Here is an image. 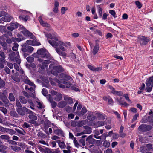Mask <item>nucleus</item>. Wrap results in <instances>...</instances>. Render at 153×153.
Returning <instances> with one entry per match:
<instances>
[{
  "label": "nucleus",
  "mask_w": 153,
  "mask_h": 153,
  "mask_svg": "<svg viewBox=\"0 0 153 153\" xmlns=\"http://www.w3.org/2000/svg\"><path fill=\"white\" fill-rule=\"evenodd\" d=\"M29 113V115L28 117L30 119H33L35 120H36L37 119V117L35 113L30 111V112Z\"/></svg>",
  "instance_id": "nucleus-22"
},
{
  "label": "nucleus",
  "mask_w": 153,
  "mask_h": 153,
  "mask_svg": "<svg viewBox=\"0 0 153 153\" xmlns=\"http://www.w3.org/2000/svg\"><path fill=\"white\" fill-rule=\"evenodd\" d=\"M67 103L65 101H61L58 105V106L60 108H63L66 105Z\"/></svg>",
  "instance_id": "nucleus-35"
},
{
  "label": "nucleus",
  "mask_w": 153,
  "mask_h": 153,
  "mask_svg": "<svg viewBox=\"0 0 153 153\" xmlns=\"http://www.w3.org/2000/svg\"><path fill=\"white\" fill-rule=\"evenodd\" d=\"M108 103L110 104H111L113 103V101L112 99L111 98V97L108 96Z\"/></svg>",
  "instance_id": "nucleus-64"
},
{
  "label": "nucleus",
  "mask_w": 153,
  "mask_h": 153,
  "mask_svg": "<svg viewBox=\"0 0 153 153\" xmlns=\"http://www.w3.org/2000/svg\"><path fill=\"white\" fill-rule=\"evenodd\" d=\"M15 53L14 52H13L11 54L9 55V57L11 60H14V56Z\"/></svg>",
  "instance_id": "nucleus-46"
},
{
  "label": "nucleus",
  "mask_w": 153,
  "mask_h": 153,
  "mask_svg": "<svg viewBox=\"0 0 153 153\" xmlns=\"http://www.w3.org/2000/svg\"><path fill=\"white\" fill-rule=\"evenodd\" d=\"M116 100L118 103L121 105H124L125 106L128 105L125 102H122L121 101V98L120 99H116Z\"/></svg>",
  "instance_id": "nucleus-36"
},
{
  "label": "nucleus",
  "mask_w": 153,
  "mask_h": 153,
  "mask_svg": "<svg viewBox=\"0 0 153 153\" xmlns=\"http://www.w3.org/2000/svg\"><path fill=\"white\" fill-rule=\"evenodd\" d=\"M97 10L99 16L101 17L102 16L103 9L101 7V5H99L97 6Z\"/></svg>",
  "instance_id": "nucleus-25"
},
{
  "label": "nucleus",
  "mask_w": 153,
  "mask_h": 153,
  "mask_svg": "<svg viewBox=\"0 0 153 153\" xmlns=\"http://www.w3.org/2000/svg\"><path fill=\"white\" fill-rule=\"evenodd\" d=\"M38 20L41 25L43 27H50V25L43 20L42 16H40L39 17Z\"/></svg>",
  "instance_id": "nucleus-16"
},
{
  "label": "nucleus",
  "mask_w": 153,
  "mask_h": 153,
  "mask_svg": "<svg viewBox=\"0 0 153 153\" xmlns=\"http://www.w3.org/2000/svg\"><path fill=\"white\" fill-rule=\"evenodd\" d=\"M19 12L21 14L19 17V18L21 20H23L25 22L27 21L29 18V17L27 15H23L22 14V13L24 14H26L30 13V12L28 11L22 10H20L19 11Z\"/></svg>",
  "instance_id": "nucleus-7"
},
{
  "label": "nucleus",
  "mask_w": 153,
  "mask_h": 153,
  "mask_svg": "<svg viewBox=\"0 0 153 153\" xmlns=\"http://www.w3.org/2000/svg\"><path fill=\"white\" fill-rule=\"evenodd\" d=\"M88 119L90 120H93L95 118V117L93 115H88L87 117Z\"/></svg>",
  "instance_id": "nucleus-56"
},
{
  "label": "nucleus",
  "mask_w": 153,
  "mask_h": 153,
  "mask_svg": "<svg viewBox=\"0 0 153 153\" xmlns=\"http://www.w3.org/2000/svg\"><path fill=\"white\" fill-rule=\"evenodd\" d=\"M36 102L37 103V107L39 108H43V106L41 102L36 101Z\"/></svg>",
  "instance_id": "nucleus-52"
},
{
  "label": "nucleus",
  "mask_w": 153,
  "mask_h": 153,
  "mask_svg": "<svg viewBox=\"0 0 153 153\" xmlns=\"http://www.w3.org/2000/svg\"><path fill=\"white\" fill-rule=\"evenodd\" d=\"M64 99L65 101L67 102L69 104H71L73 102L72 99L70 97L65 96L64 97Z\"/></svg>",
  "instance_id": "nucleus-34"
},
{
  "label": "nucleus",
  "mask_w": 153,
  "mask_h": 153,
  "mask_svg": "<svg viewBox=\"0 0 153 153\" xmlns=\"http://www.w3.org/2000/svg\"><path fill=\"white\" fill-rule=\"evenodd\" d=\"M87 143L90 144H92L95 142V140L92 138V136H89L86 139Z\"/></svg>",
  "instance_id": "nucleus-21"
},
{
  "label": "nucleus",
  "mask_w": 153,
  "mask_h": 153,
  "mask_svg": "<svg viewBox=\"0 0 153 153\" xmlns=\"http://www.w3.org/2000/svg\"><path fill=\"white\" fill-rule=\"evenodd\" d=\"M109 13L114 18L117 17L116 13L113 10H109Z\"/></svg>",
  "instance_id": "nucleus-44"
},
{
  "label": "nucleus",
  "mask_w": 153,
  "mask_h": 153,
  "mask_svg": "<svg viewBox=\"0 0 153 153\" xmlns=\"http://www.w3.org/2000/svg\"><path fill=\"white\" fill-rule=\"evenodd\" d=\"M17 36L18 37L17 38H15L12 37L11 39H8L6 40L7 42L8 43L10 44L12 42L16 41L19 42L25 39V38L19 34L17 35Z\"/></svg>",
  "instance_id": "nucleus-6"
},
{
  "label": "nucleus",
  "mask_w": 153,
  "mask_h": 153,
  "mask_svg": "<svg viewBox=\"0 0 153 153\" xmlns=\"http://www.w3.org/2000/svg\"><path fill=\"white\" fill-rule=\"evenodd\" d=\"M42 94L45 96H47L48 94V92L46 89L44 88L42 89Z\"/></svg>",
  "instance_id": "nucleus-57"
},
{
  "label": "nucleus",
  "mask_w": 153,
  "mask_h": 153,
  "mask_svg": "<svg viewBox=\"0 0 153 153\" xmlns=\"http://www.w3.org/2000/svg\"><path fill=\"white\" fill-rule=\"evenodd\" d=\"M12 17L10 16H4L1 18V20L5 22H9Z\"/></svg>",
  "instance_id": "nucleus-24"
},
{
  "label": "nucleus",
  "mask_w": 153,
  "mask_h": 153,
  "mask_svg": "<svg viewBox=\"0 0 153 153\" xmlns=\"http://www.w3.org/2000/svg\"><path fill=\"white\" fill-rule=\"evenodd\" d=\"M37 53L39 57L42 58L47 57L49 54L48 51L44 48L38 50Z\"/></svg>",
  "instance_id": "nucleus-9"
},
{
  "label": "nucleus",
  "mask_w": 153,
  "mask_h": 153,
  "mask_svg": "<svg viewBox=\"0 0 153 153\" xmlns=\"http://www.w3.org/2000/svg\"><path fill=\"white\" fill-rule=\"evenodd\" d=\"M55 81L58 83L59 87L62 88H69L71 85V84L69 82H66L62 79H61L60 81L58 80H55Z\"/></svg>",
  "instance_id": "nucleus-5"
},
{
  "label": "nucleus",
  "mask_w": 153,
  "mask_h": 153,
  "mask_svg": "<svg viewBox=\"0 0 153 153\" xmlns=\"http://www.w3.org/2000/svg\"><path fill=\"white\" fill-rule=\"evenodd\" d=\"M68 10V8L64 7H62L61 9V11L62 14H64L65 13V12Z\"/></svg>",
  "instance_id": "nucleus-41"
},
{
  "label": "nucleus",
  "mask_w": 153,
  "mask_h": 153,
  "mask_svg": "<svg viewBox=\"0 0 153 153\" xmlns=\"http://www.w3.org/2000/svg\"><path fill=\"white\" fill-rule=\"evenodd\" d=\"M17 111L20 115H24L25 114V112L29 113L30 111V110L24 107L22 108H18L17 109Z\"/></svg>",
  "instance_id": "nucleus-11"
},
{
  "label": "nucleus",
  "mask_w": 153,
  "mask_h": 153,
  "mask_svg": "<svg viewBox=\"0 0 153 153\" xmlns=\"http://www.w3.org/2000/svg\"><path fill=\"white\" fill-rule=\"evenodd\" d=\"M56 51L57 53L60 55L64 57L66 56V54L64 52H63L61 51L58 48H56Z\"/></svg>",
  "instance_id": "nucleus-27"
},
{
  "label": "nucleus",
  "mask_w": 153,
  "mask_h": 153,
  "mask_svg": "<svg viewBox=\"0 0 153 153\" xmlns=\"http://www.w3.org/2000/svg\"><path fill=\"white\" fill-rule=\"evenodd\" d=\"M59 145V147L61 149H64L66 147V145L64 142L63 141H61L60 140L56 141Z\"/></svg>",
  "instance_id": "nucleus-23"
},
{
  "label": "nucleus",
  "mask_w": 153,
  "mask_h": 153,
  "mask_svg": "<svg viewBox=\"0 0 153 153\" xmlns=\"http://www.w3.org/2000/svg\"><path fill=\"white\" fill-rule=\"evenodd\" d=\"M5 82L1 79L0 78V87H3L5 85Z\"/></svg>",
  "instance_id": "nucleus-63"
},
{
  "label": "nucleus",
  "mask_w": 153,
  "mask_h": 153,
  "mask_svg": "<svg viewBox=\"0 0 153 153\" xmlns=\"http://www.w3.org/2000/svg\"><path fill=\"white\" fill-rule=\"evenodd\" d=\"M16 53L17 55V57H15L14 60L16 61V62L18 64H19L21 62V61L19 59V52H16Z\"/></svg>",
  "instance_id": "nucleus-39"
},
{
  "label": "nucleus",
  "mask_w": 153,
  "mask_h": 153,
  "mask_svg": "<svg viewBox=\"0 0 153 153\" xmlns=\"http://www.w3.org/2000/svg\"><path fill=\"white\" fill-rule=\"evenodd\" d=\"M19 25L17 22L11 23L9 24L7 28L8 30L12 31L14 29L17 28Z\"/></svg>",
  "instance_id": "nucleus-15"
},
{
  "label": "nucleus",
  "mask_w": 153,
  "mask_h": 153,
  "mask_svg": "<svg viewBox=\"0 0 153 153\" xmlns=\"http://www.w3.org/2000/svg\"><path fill=\"white\" fill-rule=\"evenodd\" d=\"M102 69V67H94V71H99L101 70Z\"/></svg>",
  "instance_id": "nucleus-58"
},
{
  "label": "nucleus",
  "mask_w": 153,
  "mask_h": 153,
  "mask_svg": "<svg viewBox=\"0 0 153 153\" xmlns=\"http://www.w3.org/2000/svg\"><path fill=\"white\" fill-rule=\"evenodd\" d=\"M135 4L138 9H140L141 8L142 5L139 1H135Z\"/></svg>",
  "instance_id": "nucleus-45"
},
{
  "label": "nucleus",
  "mask_w": 153,
  "mask_h": 153,
  "mask_svg": "<svg viewBox=\"0 0 153 153\" xmlns=\"http://www.w3.org/2000/svg\"><path fill=\"white\" fill-rule=\"evenodd\" d=\"M99 46L98 45L96 44L95 46L92 51L93 53L95 55L96 54L99 50Z\"/></svg>",
  "instance_id": "nucleus-28"
},
{
  "label": "nucleus",
  "mask_w": 153,
  "mask_h": 153,
  "mask_svg": "<svg viewBox=\"0 0 153 153\" xmlns=\"http://www.w3.org/2000/svg\"><path fill=\"white\" fill-rule=\"evenodd\" d=\"M97 115L100 119H104V116L103 114H102L100 113H97Z\"/></svg>",
  "instance_id": "nucleus-53"
},
{
  "label": "nucleus",
  "mask_w": 153,
  "mask_h": 153,
  "mask_svg": "<svg viewBox=\"0 0 153 153\" xmlns=\"http://www.w3.org/2000/svg\"><path fill=\"white\" fill-rule=\"evenodd\" d=\"M60 151L59 148H58L55 150H50L49 153H60Z\"/></svg>",
  "instance_id": "nucleus-40"
},
{
  "label": "nucleus",
  "mask_w": 153,
  "mask_h": 153,
  "mask_svg": "<svg viewBox=\"0 0 153 153\" xmlns=\"http://www.w3.org/2000/svg\"><path fill=\"white\" fill-rule=\"evenodd\" d=\"M36 120L33 119H30L29 120V122L31 124H33L35 126H37L38 124L36 123Z\"/></svg>",
  "instance_id": "nucleus-50"
},
{
  "label": "nucleus",
  "mask_w": 153,
  "mask_h": 153,
  "mask_svg": "<svg viewBox=\"0 0 153 153\" xmlns=\"http://www.w3.org/2000/svg\"><path fill=\"white\" fill-rule=\"evenodd\" d=\"M139 114L138 113H137L134 115L132 120V122L133 123V122L137 120V117H139Z\"/></svg>",
  "instance_id": "nucleus-49"
},
{
  "label": "nucleus",
  "mask_w": 153,
  "mask_h": 153,
  "mask_svg": "<svg viewBox=\"0 0 153 153\" xmlns=\"http://www.w3.org/2000/svg\"><path fill=\"white\" fill-rule=\"evenodd\" d=\"M146 90L147 92H149L151 91L152 87L153 86V76L150 78L146 80Z\"/></svg>",
  "instance_id": "nucleus-8"
},
{
  "label": "nucleus",
  "mask_w": 153,
  "mask_h": 153,
  "mask_svg": "<svg viewBox=\"0 0 153 153\" xmlns=\"http://www.w3.org/2000/svg\"><path fill=\"white\" fill-rule=\"evenodd\" d=\"M10 148L11 149L16 152L18 151L20 149V148L17 147L16 146H11Z\"/></svg>",
  "instance_id": "nucleus-51"
},
{
  "label": "nucleus",
  "mask_w": 153,
  "mask_h": 153,
  "mask_svg": "<svg viewBox=\"0 0 153 153\" xmlns=\"http://www.w3.org/2000/svg\"><path fill=\"white\" fill-rule=\"evenodd\" d=\"M27 60L29 62H31L34 61V58L33 57L29 56L26 58Z\"/></svg>",
  "instance_id": "nucleus-55"
},
{
  "label": "nucleus",
  "mask_w": 153,
  "mask_h": 153,
  "mask_svg": "<svg viewBox=\"0 0 153 153\" xmlns=\"http://www.w3.org/2000/svg\"><path fill=\"white\" fill-rule=\"evenodd\" d=\"M45 35L48 39H51L48 40V42L53 47L59 45L60 50L65 52L70 49L71 46L70 43L68 42H63L56 33L54 32L52 34L45 33Z\"/></svg>",
  "instance_id": "nucleus-1"
},
{
  "label": "nucleus",
  "mask_w": 153,
  "mask_h": 153,
  "mask_svg": "<svg viewBox=\"0 0 153 153\" xmlns=\"http://www.w3.org/2000/svg\"><path fill=\"white\" fill-rule=\"evenodd\" d=\"M19 28V31L20 33H22L25 36L29 37L31 39L35 38V36L27 30L23 26H20Z\"/></svg>",
  "instance_id": "nucleus-4"
},
{
  "label": "nucleus",
  "mask_w": 153,
  "mask_h": 153,
  "mask_svg": "<svg viewBox=\"0 0 153 153\" xmlns=\"http://www.w3.org/2000/svg\"><path fill=\"white\" fill-rule=\"evenodd\" d=\"M52 127L55 134L58 135H61L62 134V131L53 124H52Z\"/></svg>",
  "instance_id": "nucleus-14"
},
{
  "label": "nucleus",
  "mask_w": 153,
  "mask_h": 153,
  "mask_svg": "<svg viewBox=\"0 0 153 153\" xmlns=\"http://www.w3.org/2000/svg\"><path fill=\"white\" fill-rule=\"evenodd\" d=\"M25 43L27 45L32 46H38L40 45V43L35 39L31 40H28Z\"/></svg>",
  "instance_id": "nucleus-13"
},
{
  "label": "nucleus",
  "mask_w": 153,
  "mask_h": 153,
  "mask_svg": "<svg viewBox=\"0 0 153 153\" xmlns=\"http://www.w3.org/2000/svg\"><path fill=\"white\" fill-rule=\"evenodd\" d=\"M104 122L102 121H98L96 123V127H97L99 126H103L104 125Z\"/></svg>",
  "instance_id": "nucleus-47"
},
{
  "label": "nucleus",
  "mask_w": 153,
  "mask_h": 153,
  "mask_svg": "<svg viewBox=\"0 0 153 153\" xmlns=\"http://www.w3.org/2000/svg\"><path fill=\"white\" fill-rule=\"evenodd\" d=\"M56 141H52L50 142V144H51V146L52 147H56Z\"/></svg>",
  "instance_id": "nucleus-59"
},
{
  "label": "nucleus",
  "mask_w": 153,
  "mask_h": 153,
  "mask_svg": "<svg viewBox=\"0 0 153 153\" xmlns=\"http://www.w3.org/2000/svg\"><path fill=\"white\" fill-rule=\"evenodd\" d=\"M27 47L28 45H27V43H24L22 45L21 50L22 52L25 53H27Z\"/></svg>",
  "instance_id": "nucleus-26"
},
{
  "label": "nucleus",
  "mask_w": 153,
  "mask_h": 153,
  "mask_svg": "<svg viewBox=\"0 0 153 153\" xmlns=\"http://www.w3.org/2000/svg\"><path fill=\"white\" fill-rule=\"evenodd\" d=\"M129 111H131L133 113H136L137 111V109L136 108H131L130 109Z\"/></svg>",
  "instance_id": "nucleus-61"
},
{
  "label": "nucleus",
  "mask_w": 153,
  "mask_h": 153,
  "mask_svg": "<svg viewBox=\"0 0 153 153\" xmlns=\"http://www.w3.org/2000/svg\"><path fill=\"white\" fill-rule=\"evenodd\" d=\"M8 98L10 101H13L15 100V98L12 93L9 94Z\"/></svg>",
  "instance_id": "nucleus-37"
},
{
  "label": "nucleus",
  "mask_w": 153,
  "mask_h": 153,
  "mask_svg": "<svg viewBox=\"0 0 153 153\" xmlns=\"http://www.w3.org/2000/svg\"><path fill=\"white\" fill-rule=\"evenodd\" d=\"M151 128L150 126L143 124L140 126L139 127L138 129L141 131H146L150 130Z\"/></svg>",
  "instance_id": "nucleus-12"
},
{
  "label": "nucleus",
  "mask_w": 153,
  "mask_h": 153,
  "mask_svg": "<svg viewBox=\"0 0 153 153\" xmlns=\"http://www.w3.org/2000/svg\"><path fill=\"white\" fill-rule=\"evenodd\" d=\"M87 111L86 108L83 107L82 108L81 111L78 113L77 114L79 116H82L87 112Z\"/></svg>",
  "instance_id": "nucleus-29"
},
{
  "label": "nucleus",
  "mask_w": 153,
  "mask_h": 153,
  "mask_svg": "<svg viewBox=\"0 0 153 153\" xmlns=\"http://www.w3.org/2000/svg\"><path fill=\"white\" fill-rule=\"evenodd\" d=\"M149 38L142 36L138 37L137 41L140 42L142 45H146L150 41Z\"/></svg>",
  "instance_id": "nucleus-10"
},
{
  "label": "nucleus",
  "mask_w": 153,
  "mask_h": 153,
  "mask_svg": "<svg viewBox=\"0 0 153 153\" xmlns=\"http://www.w3.org/2000/svg\"><path fill=\"white\" fill-rule=\"evenodd\" d=\"M19 100L23 104H26L27 102V100L25 97L22 96H20L19 97Z\"/></svg>",
  "instance_id": "nucleus-31"
},
{
  "label": "nucleus",
  "mask_w": 153,
  "mask_h": 153,
  "mask_svg": "<svg viewBox=\"0 0 153 153\" xmlns=\"http://www.w3.org/2000/svg\"><path fill=\"white\" fill-rule=\"evenodd\" d=\"M5 132H7L10 134L11 135L14 134L16 133L15 131L14 130L7 128H6Z\"/></svg>",
  "instance_id": "nucleus-30"
},
{
  "label": "nucleus",
  "mask_w": 153,
  "mask_h": 153,
  "mask_svg": "<svg viewBox=\"0 0 153 153\" xmlns=\"http://www.w3.org/2000/svg\"><path fill=\"white\" fill-rule=\"evenodd\" d=\"M49 68L51 73L55 75H57L58 73L64 70L60 65L56 66L53 64L50 65Z\"/></svg>",
  "instance_id": "nucleus-3"
},
{
  "label": "nucleus",
  "mask_w": 153,
  "mask_h": 153,
  "mask_svg": "<svg viewBox=\"0 0 153 153\" xmlns=\"http://www.w3.org/2000/svg\"><path fill=\"white\" fill-rule=\"evenodd\" d=\"M53 97L50 95H48L47 97V99L51 103L52 107L54 108L56 106L57 104L55 102L53 101Z\"/></svg>",
  "instance_id": "nucleus-18"
},
{
  "label": "nucleus",
  "mask_w": 153,
  "mask_h": 153,
  "mask_svg": "<svg viewBox=\"0 0 153 153\" xmlns=\"http://www.w3.org/2000/svg\"><path fill=\"white\" fill-rule=\"evenodd\" d=\"M86 136L85 135H83L82 137V138L80 139L79 140V142L81 143L82 144V145L83 146H85V140L83 138L85 137Z\"/></svg>",
  "instance_id": "nucleus-38"
},
{
  "label": "nucleus",
  "mask_w": 153,
  "mask_h": 153,
  "mask_svg": "<svg viewBox=\"0 0 153 153\" xmlns=\"http://www.w3.org/2000/svg\"><path fill=\"white\" fill-rule=\"evenodd\" d=\"M39 143L42 144H43V145H46L47 146H49V145L48 143H46L45 141L44 140H40L39 141Z\"/></svg>",
  "instance_id": "nucleus-62"
},
{
  "label": "nucleus",
  "mask_w": 153,
  "mask_h": 153,
  "mask_svg": "<svg viewBox=\"0 0 153 153\" xmlns=\"http://www.w3.org/2000/svg\"><path fill=\"white\" fill-rule=\"evenodd\" d=\"M113 94H114L116 95L119 96H121L123 94V93L122 91L115 90Z\"/></svg>",
  "instance_id": "nucleus-42"
},
{
  "label": "nucleus",
  "mask_w": 153,
  "mask_h": 153,
  "mask_svg": "<svg viewBox=\"0 0 153 153\" xmlns=\"http://www.w3.org/2000/svg\"><path fill=\"white\" fill-rule=\"evenodd\" d=\"M0 98L5 104H7L9 102L6 95L1 93H0Z\"/></svg>",
  "instance_id": "nucleus-20"
},
{
  "label": "nucleus",
  "mask_w": 153,
  "mask_h": 153,
  "mask_svg": "<svg viewBox=\"0 0 153 153\" xmlns=\"http://www.w3.org/2000/svg\"><path fill=\"white\" fill-rule=\"evenodd\" d=\"M18 45L16 43H13V46L12 47V49L14 51H16L17 50L18 47Z\"/></svg>",
  "instance_id": "nucleus-43"
},
{
  "label": "nucleus",
  "mask_w": 153,
  "mask_h": 153,
  "mask_svg": "<svg viewBox=\"0 0 153 153\" xmlns=\"http://www.w3.org/2000/svg\"><path fill=\"white\" fill-rule=\"evenodd\" d=\"M24 82L27 84L29 85L30 86H33V87H31L30 88V90L31 91L33 92L32 93H30V94L29 95L26 92H24V94L25 96L27 97L28 98H30V97H32L33 98L35 99H36L35 97V92L34 89L35 88V85L34 84V83L31 82L28 79V78L27 77H26L25 79L24 80Z\"/></svg>",
  "instance_id": "nucleus-2"
},
{
  "label": "nucleus",
  "mask_w": 153,
  "mask_h": 153,
  "mask_svg": "<svg viewBox=\"0 0 153 153\" xmlns=\"http://www.w3.org/2000/svg\"><path fill=\"white\" fill-rule=\"evenodd\" d=\"M38 60L40 62H42V63L41 68L42 69H44L45 68L47 67L48 66V64L50 62L49 60H45L43 61L40 59H38Z\"/></svg>",
  "instance_id": "nucleus-17"
},
{
  "label": "nucleus",
  "mask_w": 153,
  "mask_h": 153,
  "mask_svg": "<svg viewBox=\"0 0 153 153\" xmlns=\"http://www.w3.org/2000/svg\"><path fill=\"white\" fill-rule=\"evenodd\" d=\"M0 110L4 114H6L7 112L6 109L4 107H0Z\"/></svg>",
  "instance_id": "nucleus-60"
},
{
  "label": "nucleus",
  "mask_w": 153,
  "mask_h": 153,
  "mask_svg": "<svg viewBox=\"0 0 153 153\" xmlns=\"http://www.w3.org/2000/svg\"><path fill=\"white\" fill-rule=\"evenodd\" d=\"M55 98V100L56 101H59L62 99V96L61 94L59 93H58L55 97H53Z\"/></svg>",
  "instance_id": "nucleus-32"
},
{
  "label": "nucleus",
  "mask_w": 153,
  "mask_h": 153,
  "mask_svg": "<svg viewBox=\"0 0 153 153\" xmlns=\"http://www.w3.org/2000/svg\"><path fill=\"white\" fill-rule=\"evenodd\" d=\"M0 137L2 139H5L7 140H9L10 139V138L8 136L5 135H1Z\"/></svg>",
  "instance_id": "nucleus-48"
},
{
  "label": "nucleus",
  "mask_w": 153,
  "mask_h": 153,
  "mask_svg": "<svg viewBox=\"0 0 153 153\" xmlns=\"http://www.w3.org/2000/svg\"><path fill=\"white\" fill-rule=\"evenodd\" d=\"M33 50L34 48L32 47L28 46L27 53H25L24 54L25 57L27 56V55L31 54L33 51Z\"/></svg>",
  "instance_id": "nucleus-19"
},
{
  "label": "nucleus",
  "mask_w": 153,
  "mask_h": 153,
  "mask_svg": "<svg viewBox=\"0 0 153 153\" xmlns=\"http://www.w3.org/2000/svg\"><path fill=\"white\" fill-rule=\"evenodd\" d=\"M28 102L30 104V108L33 110L34 109V104L33 102V101L30 99H29L28 100Z\"/></svg>",
  "instance_id": "nucleus-33"
},
{
  "label": "nucleus",
  "mask_w": 153,
  "mask_h": 153,
  "mask_svg": "<svg viewBox=\"0 0 153 153\" xmlns=\"http://www.w3.org/2000/svg\"><path fill=\"white\" fill-rule=\"evenodd\" d=\"M73 143L75 146L76 147H78L79 146V144L78 143L77 140L76 139L74 138L73 139Z\"/></svg>",
  "instance_id": "nucleus-54"
}]
</instances>
